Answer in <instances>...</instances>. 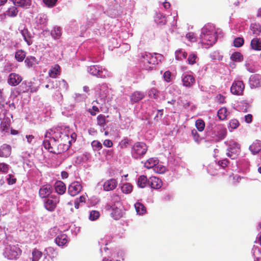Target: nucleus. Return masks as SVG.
I'll return each mask as SVG.
<instances>
[{"label": "nucleus", "instance_id": "nucleus-1", "mask_svg": "<svg viewBox=\"0 0 261 261\" xmlns=\"http://www.w3.org/2000/svg\"><path fill=\"white\" fill-rule=\"evenodd\" d=\"M45 139L43 145L44 148L49 150L51 153L55 154L61 153L62 151L67 149L68 146L62 144H60L57 148V143L55 139L51 137L50 133L46 132L45 136Z\"/></svg>", "mask_w": 261, "mask_h": 261}, {"label": "nucleus", "instance_id": "nucleus-2", "mask_svg": "<svg viewBox=\"0 0 261 261\" xmlns=\"http://www.w3.org/2000/svg\"><path fill=\"white\" fill-rule=\"evenodd\" d=\"M148 149L146 144L142 142H138L132 147L131 153L135 159L142 158L146 153Z\"/></svg>", "mask_w": 261, "mask_h": 261}, {"label": "nucleus", "instance_id": "nucleus-3", "mask_svg": "<svg viewBox=\"0 0 261 261\" xmlns=\"http://www.w3.org/2000/svg\"><path fill=\"white\" fill-rule=\"evenodd\" d=\"M21 254V250L15 245H5L3 254L9 259H16Z\"/></svg>", "mask_w": 261, "mask_h": 261}, {"label": "nucleus", "instance_id": "nucleus-4", "mask_svg": "<svg viewBox=\"0 0 261 261\" xmlns=\"http://www.w3.org/2000/svg\"><path fill=\"white\" fill-rule=\"evenodd\" d=\"M156 54H154V55L150 53H145V54H142V62L145 65L146 64L147 65L144 67L146 70H151L152 69V67L151 65H153L158 64V60L155 56Z\"/></svg>", "mask_w": 261, "mask_h": 261}, {"label": "nucleus", "instance_id": "nucleus-5", "mask_svg": "<svg viewBox=\"0 0 261 261\" xmlns=\"http://www.w3.org/2000/svg\"><path fill=\"white\" fill-rule=\"evenodd\" d=\"M245 85L242 81H234L230 87V92L233 95H243Z\"/></svg>", "mask_w": 261, "mask_h": 261}, {"label": "nucleus", "instance_id": "nucleus-6", "mask_svg": "<svg viewBox=\"0 0 261 261\" xmlns=\"http://www.w3.org/2000/svg\"><path fill=\"white\" fill-rule=\"evenodd\" d=\"M240 153V145L235 142H230L227 155L232 159H234Z\"/></svg>", "mask_w": 261, "mask_h": 261}, {"label": "nucleus", "instance_id": "nucleus-7", "mask_svg": "<svg viewBox=\"0 0 261 261\" xmlns=\"http://www.w3.org/2000/svg\"><path fill=\"white\" fill-rule=\"evenodd\" d=\"M121 207V206H118L116 205V204L109 203L106 206V209L108 211H111V214L114 219H118L122 216Z\"/></svg>", "mask_w": 261, "mask_h": 261}, {"label": "nucleus", "instance_id": "nucleus-8", "mask_svg": "<svg viewBox=\"0 0 261 261\" xmlns=\"http://www.w3.org/2000/svg\"><path fill=\"white\" fill-rule=\"evenodd\" d=\"M200 40L202 44L212 46L217 41V34L200 35Z\"/></svg>", "mask_w": 261, "mask_h": 261}, {"label": "nucleus", "instance_id": "nucleus-9", "mask_svg": "<svg viewBox=\"0 0 261 261\" xmlns=\"http://www.w3.org/2000/svg\"><path fill=\"white\" fill-rule=\"evenodd\" d=\"M226 133V128L219 126L214 130V132L212 134V137L216 141H219L225 137Z\"/></svg>", "mask_w": 261, "mask_h": 261}, {"label": "nucleus", "instance_id": "nucleus-10", "mask_svg": "<svg viewBox=\"0 0 261 261\" xmlns=\"http://www.w3.org/2000/svg\"><path fill=\"white\" fill-rule=\"evenodd\" d=\"M82 190V186L78 181L72 182L68 187V192L72 196L78 194Z\"/></svg>", "mask_w": 261, "mask_h": 261}, {"label": "nucleus", "instance_id": "nucleus-11", "mask_svg": "<svg viewBox=\"0 0 261 261\" xmlns=\"http://www.w3.org/2000/svg\"><path fill=\"white\" fill-rule=\"evenodd\" d=\"M60 201L59 197L51 196L48 198L44 203L46 209L49 211H53L56 208L57 203Z\"/></svg>", "mask_w": 261, "mask_h": 261}, {"label": "nucleus", "instance_id": "nucleus-12", "mask_svg": "<svg viewBox=\"0 0 261 261\" xmlns=\"http://www.w3.org/2000/svg\"><path fill=\"white\" fill-rule=\"evenodd\" d=\"M1 121L0 130L2 132H8L10 124L11 122V118L7 115H3V117L0 118Z\"/></svg>", "mask_w": 261, "mask_h": 261}, {"label": "nucleus", "instance_id": "nucleus-13", "mask_svg": "<svg viewBox=\"0 0 261 261\" xmlns=\"http://www.w3.org/2000/svg\"><path fill=\"white\" fill-rule=\"evenodd\" d=\"M21 81V76L15 73H10L8 80L9 84L13 86L18 85Z\"/></svg>", "mask_w": 261, "mask_h": 261}, {"label": "nucleus", "instance_id": "nucleus-14", "mask_svg": "<svg viewBox=\"0 0 261 261\" xmlns=\"http://www.w3.org/2000/svg\"><path fill=\"white\" fill-rule=\"evenodd\" d=\"M118 182L116 179L111 178L106 180L103 185V190L110 191L114 190L117 186Z\"/></svg>", "mask_w": 261, "mask_h": 261}, {"label": "nucleus", "instance_id": "nucleus-15", "mask_svg": "<svg viewBox=\"0 0 261 261\" xmlns=\"http://www.w3.org/2000/svg\"><path fill=\"white\" fill-rule=\"evenodd\" d=\"M250 86L251 88H257L261 86V74L252 75L249 80Z\"/></svg>", "mask_w": 261, "mask_h": 261}, {"label": "nucleus", "instance_id": "nucleus-16", "mask_svg": "<svg viewBox=\"0 0 261 261\" xmlns=\"http://www.w3.org/2000/svg\"><path fill=\"white\" fill-rule=\"evenodd\" d=\"M148 184L151 188L155 189H160L162 186V181L160 178L153 176L148 179Z\"/></svg>", "mask_w": 261, "mask_h": 261}, {"label": "nucleus", "instance_id": "nucleus-17", "mask_svg": "<svg viewBox=\"0 0 261 261\" xmlns=\"http://www.w3.org/2000/svg\"><path fill=\"white\" fill-rule=\"evenodd\" d=\"M195 78L192 75L186 74L182 80L183 85L187 87H192L195 83Z\"/></svg>", "mask_w": 261, "mask_h": 261}, {"label": "nucleus", "instance_id": "nucleus-18", "mask_svg": "<svg viewBox=\"0 0 261 261\" xmlns=\"http://www.w3.org/2000/svg\"><path fill=\"white\" fill-rule=\"evenodd\" d=\"M145 95L144 93L141 91H135L130 96V101L133 103L138 102L142 100L145 97Z\"/></svg>", "mask_w": 261, "mask_h": 261}, {"label": "nucleus", "instance_id": "nucleus-19", "mask_svg": "<svg viewBox=\"0 0 261 261\" xmlns=\"http://www.w3.org/2000/svg\"><path fill=\"white\" fill-rule=\"evenodd\" d=\"M209 34H217V33L215 31V27L211 24H207L203 27V28L202 29L201 34L200 35H205Z\"/></svg>", "mask_w": 261, "mask_h": 261}, {"label": "nucleus", "instance_id": "nucleus-20", "mask_svg": "<svg viewBox=\"0 0 261 261\" xmlns=\"http://www.w3.org/2000/svg\"><path fill=\"white\" fill-rule=\"evenodd\" d=\"M51 193V188L49 185L42 186L39 190V195L41 198L48 197Z\"/></svg>", "mask_w": 261, "mask_h": 261}, {"label": "nucleus", "instance_id": "nucleus-21", "mask_svg": "<svg viewBox=\"0 0 261 261\" xmlns=\"http://www.w3.org/2000/svg\"><path fill=\"white\" fill-rule=\"evenodd\" d=\"M11 153V147L10 145L4 144L0 147V157H8Z\"/></svg>", "mask_w": 261, "mask_h": 261}, {"label": "nucleus", "instance_id": "nucleus-22", "mask_svg": "<svg viewBox=\"0 0 261 261\" xmlns=\"http://www.w3.org/2000/svg\"><path fill=\"white\" fill-rule=\"evenodd\" d=\"M24 63L29 67H35L38 64L37 59L33 56H28L24 60Z\"/></svg>", "mask_w": 261, "mask_h": 261}, {"label": "nucleus", "instance_id": "nucleus-23", "mask_svg": "<svg viewBox=\"0 0 261 261\" xmlns=\"http://www.w3.org/2000/svg\"><path fill=\"white\" fill-rule=\"evenodd\" d=\"M55 241L58 246H64L67 243V236L64 233L60 234L56 237Z\"/></svg>", "mask_w": 261, "mask_h": 261}, {"label": "nucleus", "instance_id": "nucleus-24", "mask_svg": "<svg viewBox=\"0 0 261 261\" xmlns=\"http://www.w3.org/2000/svg\"><path fill=\"white\" fill-rule=\"evenodd\" d=\"M60 70L61 68L59 65H55L49 70L48 74L51 78H56L57 76L60 74Z\"/></svg>", "mask_w": 261, "mask_h": 261}, {"label": "nucleus", "instance_id": "nucleus-25", "mask_svg": "<svg viewBox=\"0 0 261 261\" xmlns=\"http://www.w3.org/2000/svg\"><path fill=\"white\" fill-rule=\"evenodd\" d=\"M148 95L151 99L157 100L160 98V92L156 88H152L148 91Z\"/></svg>", "mask_w": 261, "mask_h": 261}, {"label": "nucleus", "instance_id": "nucleus-26", "mask_svg": "<svg viewBox=\"0 0 261 261\" xmlns=\"http://www.w3.org/2000/svg\"><path fill=\"white\" fill-rule=\"evenodd\" d=\"M249 149L251 151V152L254 154L258 153L261 149V143L258 141L253 142L250 146Z\"/></svg>", "mask_w": 261, "mask_h": 261}, {"label": "nucleus", "instance_id": "nucleus-27", "mask_svg": "<svg viewBox=\"0 0 261 261\" xmlns=\"http://www.w3.org/2000/svg\"><path fill=\"white\" fill-rule=\"evenodd\" d=\"M159 164V160L156 158H150L145 163V167L147 168H151L156 167Z\"/></svg>", "mask_w": 261, "mask_h": 261}, {"label": "nucleus", "instance_id": "nucleus-28", "mask_svg": "<svg viewBox=\"0 0 261 261\" xmlns=\"http://www.w3.org/2000/svg\"><path fill=\"white\" fill-rule=\"evenodd\" d=\"M55 189L58 194H63L66 191V187L63 182L58 181L55 184Z\"/></svg>", "mask_w": 261, "mask_h": 261}, {"label": "nucleus", "instance_id": "nucleus-29", "mask_svg": "<svg viewBox=\"0 0 261 261\" xmlns=\"http://www.w3.org/2000/svg\"><path fill=\"white\" fill-rule=\"evenodd\" d=\"M251 46L256 50H261V39L255 38L251 41Z\"/></svg>", "mask_w": 261, "mask_h": 261}, {"label": "nucleus", "instance_id": "nucleus-30", "mask_svg": "<svg viewBox=\"0 0 261 261\" xmlns=\"http://www.w3.org/2000/svg\"><path fill=\"white\" fill-rule=\"evenodd\" d=\"M21 33L23 37L24 41L27 42L28 45H31L32 44V41L31 39L30 34L28 29H24L21 31Z\"/></svg>", "mask_w": 261, "mask_h": 261}, {"label": "nucleus", "instance_id": "nucleus-31", "mask_svg": "<svg viewBox=\"0 0 261 261\" xmlns=\"http://www.w3.org/2000/svg\"><path fill=\"white\" fill-rule=\"evenodd\" d=\"M147 182H148V180L147 179V177L145 175H141L138 178L137 185L141 188H145Z\"/></svg>", "mask_w": 261, "mask_h": 261}, {"label": "nucleus", "instance_id": "nucleus-32", "mask_svg": "<svg viewBox=\"0 0 261 261\" xmlns=\"http://www.w3.org/2000/svg\"><path fill=\"white\" fill-rule=\"evenodd\" d=\"M18 11L15 6H11L6 11L5 14L9 17H14L17 16Z\"/></svg>", "mask_w": 261, "mask_h": 261}, {"label": "nucleus", "instance_id": "nucleus-33", "mask_svg": "<svg viewBox=\"0 0 261 261\" xmlns=\"http://www.w3.org/2000/svg\"><path fill=\"white\" fill-rule=\"evenodd\" d=\"M230 59L236 62H241L243 60V56L240 52H234L231 54Z\"/></svg>", "mask_w": 261, "mask_h": 261}, {"label": "nucleus", "instance_id": "nucleus-34", "mask_svg": "<svg viewBox=\"0 0 261 261\" xmlns=\"http://www.w3.org/2000/svg\"><path fill=\"white\" fill-rule=\"evenodd\" d=\"M250 28L254 35H258L261 32V26L259 23H252Z\"/></svg>", "mask_w": 261, "mask_h": 261}, {"label": "nucleus", "instance_id": "nucleus-35", "mask_svg": "<svg viewBox=\"0 0 261 261\" xmlns=\"http://www.w3.org/2000/svg\"><path fill=\"white\" fill-rule=\"evenodd\" d=\"M26 56V53L22 50L20 49L17 50L15 53V58L18 62H22L25 59Z\"/></svg>", "mask_w": 261, "mask_h": 261}, {"label": "nucleus", "instance_id": "nucleus-36", "mask_svg": "<svg viewBox=\"0 0 261 261\" xmlns=\"http://www.w3.org/2000/svg\"><path fill=\"white\" fill-rule=\"evenodd\" d=\"M51 35L55 39H58L62 35L61 29L59 27H55L54 29L51 31Z\"/></svg>", "mask_w": 261, "mask_h": 261}, {"label": "nucleus", "instance_id": "nucleus-37", "mask_svg": "<svg viewBox=\"0 0 261 261\" xmlns=\"http://www.w3.org/2000/svg\"><path fill=\"white\" fill-rule=\"evenodd\" d=\"M135 207L136 210L137 214L139 215H143L146 212V209L145 206L140 202H137L135 204Z\"/></svg>", "mask_w": 261, "mask_h": 261}, {"label": "nucleus", "instance_id": "nucleus-38", "mask_svg": "<svg viewBox=\"0 0 261 261\" xmlns=\"http://www.w3.org/2000/svg\"><path fill=\"white\" fill-rule=\"evenodd\" d=\"M187 56L186 52L182 50H178L175 52V58L177 60H182L186 59Z\"/></svg>", "mask_w": 261, "mask_h": 261}, {"label": "nucleus", "instance_id": "nucleus-39", "mask_svg": "<svg viewBox=\"0 0 261 261\" xmlns=\"http://www.w3.org/2000/svg\"><path fill=\"white\" fill-rule=\"evenodd\" d=\"M15 5L18 7H25L29 5L30 0H12Z\"/></svg>", "mask_w": 261, "mask_h": 261}, {"label": "nucleus", "instance_id": "nucleus-40", "mask_svg": "<svg viewBox=\"0 0 261 261\" xmlns=\"http://www.w3.org/2000/svg\"><path fill=\"white\" fill-rule=\"evenodd\" d=\"M42 252L37 250L34 249L32 252V261H38L39 259L42 257Z\"/></svg>", "mask_w": 261, "mask_h": 261}, {"label": "nucleus", "instance_id": "nucleus-41", "mask_svg": "<svg viewBox=\"0 0 261 261\" xmlns=\"http://www.w3.org/2000/svg\"><path fill=\"white\" fill-rule=\"evenodd\" d=\"M121 190L123 193L125 194L130 193L133 190L132 186L129 183H126L121 187Z\"/></svg>", "mask_w": 261, "mask_h": 261}, {"label": "nucleus", "instance_id": "nucleus-42", "mask_svg": "<svg viewBox=\"0 0 261 261\" xmlns=\"http://www.w3.org/2000/svg\"><path fill=\"white\" fill-rule=\"evenodd\" d=\"M198 57L196 54L194 53L190 54L188 58V63L190 65H194L196 63V60Z\"/></svg>", "mask_w": 261, "mask_h": 261}, {"label": "nucleus", "instance_id": "nucleus-43", "mask_svg": "<svg viewBox=\"0 0 261 261\" xmlns=\"http://www.w3.org/2000/svg\"><path fill=\"white\" fill-rule=\"evenodd\" d=\"M91 145L93 149L95 151H99L102 147V144L97 140L93 141L91 143Z\"/></svg>", "mask_w": 261, "mask_h": 261}, {"label": "nucleus", "instance_id": "nucleus-44", "mask_svg": "<svg viewBox=\"0 0 261 261\" xmlns=\"http://www.w3.org/2000/svg\"><path fill=\"white\" fill-rule=\"evenodd\" d=\"M195 125L196 128L199 131L202 132V130H203L205 127V123L203 120L201 119L197 120L196 121Z\"/></svg>", "mask_w": 261, "mask_h": 261}, {"label": "nucleus", "instance_id": "nucleus-45", "mask_svg": "<svg viewBox=\"0 0 261 261\" xmlns=\"http://www.w3.org/2000/svg\"><path fill=\"white\" fill-rule=\"evenodd\" d=\"M244 43V39L242 37L236 38L233 41V45L236 47L242 46Z\"/></svg>", "mask_w": 261, "mask_h": 261}, {"label": "nucleus", "instance_id": "nucleus-46", "mask_svg": "<svg viewBox=\"0 0 261 261\" xmlns=\"http://www.w3.org/2000/svg\"><path fill=\"white\" fill-rule=\"evenodd\" d=\"M251 106L247 103H243L241 106V110L243 113H248L251 112Z\"/></svg>", "mask_w": 261, "mask_h": 261}, {"label": "nucleus", "instance_id": "nucleus-47", "mask_svg": "<svg viewBox=\"0 0 261 261\" xmlns=\"http://www.w3.org/2000/svg\"><path fill=\"white\" fill-rule=\"evenodd\" d=\"M5 101V95L3 92V89H0V114L1 113H4L3 112V102Z\"/></svg>", "mask_w": 261, "mask_h": 261}, {"label": "nucleus", "instance_id": "nucleus-48", "mask_svg": "<svg viewBox=\"0 0 261 261\" xmlns=\"http://www.w3.org/2000/svg\"><path fill=\"white\" fill-rule=\"evenodd\" d=\"M120 200V197L117 194H114L112 197V201L116 205L121 206Z\"/></svg>", "mask_w": 261, "mask_h": 261}, {"label": "nucleus", "instance_id": "nucleus-49", "mask_svg": "<svg viewBox=\"0 0 261 261\" xmlns=\"http://www.w3.org/2000/svg\"><path fill=\"white\" fill-rule=\"evenodd\" d=\"M99 217V213L97 211H92L90 212L89 215V219L91 220L94 221L98 218Z\"/></svg>", "mask_w": 261, "mask_h": 261}, {"label": "nucleus", "instance_id": "nucleus-50", "mask_svg": "<svg viewBox=\"0 0 261 261\" xmlns=\"http://www.w3.org/2000/svg\"><path fill=\"white\" fill-rule=\"evenodd\" d=\"M191 134L195 142L197 143H199L200 142L201 139L200 138V136L196 129L192 130Z\"/></svg>", "mask_w": 261, "mask_h": 261}, {"label": "nucleus", "instance_id": "nucleus-51", "mask_svg": "<svg viewBox=\"0 0 261 261\" xmlns=\"http://www.w3.org/2000/svg\"><path fill=\"white\" fill-rule=\"evenodd\" d=\"M216 101L219 103H224L226 102L225 96L221 94H218L215 97Z\"/></svg>", "mask_w": 261, "mask_h": 261}, {"label": "nucleus", "instance_id": "nucleus-52", "mask_svg": "<svg viewBox=\"0 0 261 261\" xmlns=\"http://www.w3.org/2000/svg\"><path fill=\"white\" fill-rule=\"evenodd\" d=\"M58 0H43L44 4L48 7H54Z\"/></svg>", "mask_w": 261, "mask_h": 261}, {"label": "nucleus", "instance_id": "nucleus-53", "mask_svg": "<svg viewBox=\"0 0 261 261\" xmlns=\"http://www.w3.org/2000/svg\"><path fill=\"white\" fill-rule=\"evenodd\" d=\"M154 170L155 172L159 173H164L165 172L166 168L164 166L159 165L155 167V168H154Z\"/></svg>", "mask_w": 261, "mask_h": 261}, {"label": "nucleus", "instance_id": "nucleus-54", "mask_svg": "<svg viewBox=\"0 0 261 261\" xmlns=\"http://www.w3.org/2000/svg\"><path fill=\"white\" fill-rule=\"evenodd\" d=\"M97 120L99 125L103 126L106 124V118L105 116L98 115Z\"/></svg>", "mask_w": 261, "mask_h": 261}, {"label": "nucleus", "instance_id": "nucleus-55", "mask_svg": "<svg viewBox=\"0 0 261 261\" xmlns=\"http://www.w3.org/2000/svg\"><path fill=\"white\" fill-rule=\"evenodd\" d=\"M99 67H96L95 66H91L89 68V72L93 75H95L98 73V70L99 69Z\"/></svg>", "mask_w": 261, "mask_h": 261}, {"label": "nucleus", "instance_id": "nucleus-56", "mask_svg": "<svg viewBox=\"0 0 261 261\" xmlns=\"http://www.w3.org/2000/svg\"><path fill=\"white\" fill-rule=\"evenodd\" d=\"M60 88L64 90H67L68 88V85L67 82L64 80H62L59 81Z\"/></svg>", "mask_w": 261, "mask_h": 261}, {"label": "nucleus", "instance_id": "nucleus-57", "mask_svg": "<svg viewBox=\"0 0 261 261\" xmlns=\"http://www.w3.org/2000/svg\"><path fill=\"white\" fill-rule=\"evenodd\" d=\"M239 125V122L236 119H232L229 123V126L232 129L237 128L238 127Z\"/></svg>", "mask_w": 261, "mask_h": 261}, {"label": "nucleus", "instance_id": "nucleus-58", "mask_svg": "<svg viewBox=\"0 0 261 261\" xmlns=\"http://www.w3.org/2000/svg\"><path fill=\"white\" fill-rule=\"evenodd\" d=\"M171 73L169 71H166L164 72L163 77L164 80L167 82H170L171 81Z\"/></svg>", "mask_w": 261, "mask_h": 261}, {"label": "nucleus", "instance_id": "nucleus-59", "mask_svg": "<svg viewBox=\"0 0 261 261\" xmlns=\"http://www.w3.org/2000/svg\"><path fill=\"white\" fill-rule=\"evenodd\" d=\"M9 169V165L5 163H0V171L4 173L8 172Z\"/></svg>", "mask_w": 261, "mask_h": 261}, {"label": "nucleus", "instance_id": "nucleus-60", "mask_svg": "<svg viewBox=\"0 0 261 261\" xmlns=\"http://www.w3.org/2000/svg\"><path fill=\"white\" fill-rule=\"evenodd\" d=\"M88 112L91 114H95L96 113H98L99 111L98 108L93 105L92 107V108H89L88 109Z\"/></svg>", "mask_w": 261, "mask_h": 261}, {"label": "nucleus", "instance_id": "nucleus-61", "mask_svg": "<svg viewBox=\"0 0 261 261\" xmlns=\"http://www.w3.org/2000/svg\"><path fill=\"white\" fill-rule=\"evenodd\" d=\"M103 144L107 147H111L113 146V142L111 140L107 139L103 141Z\"/></svg>", "mask_w": 261, "mask_h": 261}, {"label": "nucleus", "instance_id": "nucleus-62", "mask_svg": "<svg viewBox=\"0 0 261 261\" xmlns=\"http://www.w3.org/2000/svg\"><path fill=\"white\" fill-rule=\"evenodd\" d=\"M9 178H7L8 182L9 185H13L16 182V179L13 177L12 175L9 174Z\"/></svg>", "mask_w": 261, "mask_h": 261}, {"label": "nucleus", "instance_id": "nucleus-63", "mask_svg": "<svg viewBox=\"0 0 261 261\" xmlns=\"http://www.w3.org/2000/svg\"><path fill=\"white\" fill-rule=\"evenodd\" d=\"M128 143V140L127 139H124L121 141L120 143V145L121 148H125L127 146V145Z\"/></svg>", "mask_w": 261, "mask_h": 261}, {"label": "nucleus", "instance_id": "nucleus-64", "mask_svg": "<svg viewBox=\"0 0 261 261\" xmlns=\"http://www.w3.org/2000/svg\"><path fill=\"white\" fill-rule=\"evenodd\" d=\"M25 138L27 140V142L29 143H32L34 140V137L33 135H27L25 136Z\"/></svg>", "mask_w": 261, "mask_h": 261}]
</instances>
